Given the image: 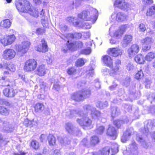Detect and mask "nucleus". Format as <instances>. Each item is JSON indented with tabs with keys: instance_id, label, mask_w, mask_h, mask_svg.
<instances>
[{
	"instance_id": "nucleus-1",
	"label": "nucleus",
	"mask_w": 155,
	"mask_h": 155,
	"mask_svg": "<svg viewBox=\"0 0 155 155\" xmlns=\"http://www.w3.org/2000/svg\"><path fill=\"white\" fill-rule=\"evenodd\" d=\"M15 5L18 12H28L35 17L38 16V9L31 8L30 4L27 0H20L15 3Z\"/></svg>"
},
{
	"instance_id": "nucleus-2",
	"label": "nucleus",
	"mask_w": 155,
	"mask_h": 155,
	"mask_svg": "<svg viewBox=\"0 0 155 155\" xmlns=\"http://www.w3.org/2000/svg\"><path fill=\"white\" fill-rule=\"evenodd\" d=\"M97 11L96 9L91 7L88 10L84 11L78 14V17L87 21L92 20L93 23H94L97 19Z\"/></svg>"
},
{
	"instance_id": "nucleus-3",
	"label": "nucleus",
	"mask_w": 155,
	"mask_h": 155,
	"mask_svg": "<svg viewBox=\"0 0 155 155\" xmlns=\"http://www.w3.org/2000/svg\"><path fill=\"white\" fill-rule=\"evenodd\" d=\"M87 114L81 112L80 117L77 119V122L84 129H89L92 127V121L87 116Z\"/></svg>"
},
{
	"instance_id": "nucleus-4",
	"label": "nucleus",
	"mask_w": 155,
	"mask_h": 155,
	"mask_svg": "<svg viewBox=\"0 0 155 155\" xmlns=\"http://www.w3.org/2000/svg\"><path fill=\"white\" fill-rule=\"evenodd\" d=\"M90 94L91 92L89 90H82L72 94L71 98L73 100L80 101L89 97Z\"/></svg>"
},
{
	"instance_id": "nucleus-5",
	"label": "nucleus",
	"mask_w": 155,
	"mask_h": 155,
	"mask_svg": "<svg viewBox=\"0 0 155 155\" xmlns=\"http://www.w3.org/2000/svg\"><path fill=\"white\" fill-rule=\"evenodd\" d=\"M31 45L30 42L28 41L22 42L21 44L15 46V48L18 54L20 56H23L26 53L29 49Z\"/></svg>"
},
{
	"instance_id": "nucleus-6",
	"label": "nucleus",
	"mask_w": 155,
	"mask_h": 155,
	"mask_svg": "<svg viewBox=\"0 0 155 155\" xmlns=\"http://www.w3.org/2000/svg\"><path fill=\"white\" fill-rule=\"evenodd\" d=\"M83 109L86 114L90 112L91 115L93 118L98 119L100 118L101 116L100 112L97 110L93 106L90 105H85L83 107Z\"/></svg>"
},
{
	"instance_id": "nucleus-7",
	"label": "nucleus",
	"mask_w": 155,
	"mask_h": 155,
	"mask_svg": "<svg viewBox=\"0 0 155 155\" xmlns=\"http://www.w3.org/2000/svg\"><path fill=\"white\" fill-rule=\"evenodd\" d=\"M37 66V63L35 60L34 59H29L25 63L24 69L25 71L31 72L35 70Z\"/></svg>"
},
{
	"instance_id": "nucleus-8",
	"label": "nucleus",
	"mask_w": 155,
	"mask_h": 155,
	"mask_svg": "<svg viewBox=\"0 0 155 155\" xmlns=\"http://www.w3.org/2000/svg\"><path fill=\"white\" fill-rule=\"evenodd\" d=\"M68 20L70 22L72 23L74 26L82 28L83 29H89L91 27V25L88 23H84L79 21L78 19L75 17H70L68 18Z\"/></svg>"
},
{
	"instance_id": "nucleus-9",
	"label": "nucleus",
	"mask_w": 155,
	"mask_h": 155,
	"mask_svg": "<svg viewBox=\"0 0 155 155\" xmlns=\"http://www.w3.org/2000/svg\"><path fill=\"white\" fill-rule=\"evenodd\" d=\"M127 26V25L121 26L119 29L114 33L112 38L110 39V43L112 44H115L116 42L117 39L119 38L121 36L126 30Z\"/></svg>"
},
{
	"instance_id": "nucleus-10",
	"label": "nucleus",
	"mask_w": 155,
	"mask_h": 155,
	"mask_svg": "<svg viewBox=\"0 0 155 155\" xmlns=\"http://www.w3.org/2000/svg\"><path fill=\"white\" fill-rule=\"evenodd\" d=\"M114 5L124 11H127L130 7V5L125 0H115Z\"/></svg>"
},
{
	"instance_id": "nucleus-11",
	"label": "nucleus",
	"mask_w": 155,
	"mask_h": 155,
	"mask_svg": "<svg viewBox=\"0 0 155 155\" xmlns=\"http://www.w3.org/2000/svg\"><path fill=\"white\" fill-rule=\"evenodd\" d=\"M16 52L12 48H7L4 51L2 54V58L5 60L9 61L15 58Z\"/></svg>"
},
{
	"instance_id": "nucleus-12",
	"label": "nucleus",
	"mask_w": 155,
	"mask_h": 155,
	"mask_svg": "<svg viewBox=\"0 0 155 155\" xmlns=\"http://www.w3.org/2000/svg\"><path fill=\"white\" fill-rule=\"evenodd\" d=\"M153 42V40L152 38L147 37L141 40L143 45L142 50L144 51L149 50L151 47V44Z\"/></svg>"
},
{
	"instance_id": "nucleus-13",
	"label": "nucleus",
	"mask_w": 155,
	"mask_h": 155,
	"mask_svg": "<svg viewBox=\"0 0 155 155\" xmlns=\"http://www.w3.org/2000/svg\"><path fill=\"white\" fill-rule=\"evenodd\" d=\"M127 16L124 13L119 12L117 13L114 12L112 13L111 18L114 20L118 21H123L126 20Z\"/></svg>"
},
{
	"instance_id": "nucleus-14",
	"label": "nucleus",
	"mask_w": 155,
	"mask_h": 155,
	"mask_svg": "<svg viewBox=\"0 0 155 155\" xmlns=\"http://www.w3.org/2000/svg\"><path fill=\"white\" fill-rule=\"evenodd\" d=\"M65 128L67 132L69 133L72 134H75L78 135L79 133H80V131L76 127L73 126L72 124L68 123L65 124Z\"/></svg>"
},
{
	"instance_id": "nucleus-15",
	"label": "nucleus",
	"mask_w": 155,
	"mask_h": 155,
	"mask_svg": "<svg viewBox=\"0 0 155 155\" xmlns=\"http://www.w3.org/2000/svg\"><path fill=\"white\" fill-rule=\"evenodd\" d=\"M139 50L140 48L138 45H133L128 49V54L130 57H132L137 53Z\"/></svg>"
},
{
	"instance_id": "nucleus-16",
	"label": "nucleus",
	"mask_w": 155,
	"mask_h": 155,
	"mask_svg": "<svg viewBox=\"0 0 155 155\" xmlns=\"http://www.w3.org/2000/svg\"><path fill=\"white\" fill-rule=\"evenodd\" d=\"M3 93L5 96L12 97L14 96L16 92V91L14 90L11 87L8 86L4 90Z\"/></svg>"
},
{
	"instance_id": "nucleus-17",
	"label": "nucleus",
	"mask_w": 155,
	"mask_h": 155,
	"mask_svg": "<svg viewBox=\"0 0 155 155\" xmlns=\"http://www.w3.org/2000/svg\"><path fill=\"white\" fill-rule=\"evenodd\" d=\"M121 64V61L119 60H117L115 62V65L113 67L112 70L110 71V76H114L118 74V71L120 65Z\"/></svg>"
},
{
	"instance_id": "nucleus-18",
	"label": "nucleus",
	"mask_w": 155,
	"mask_h": 155,
	"mask_svg": "<svg viewBox=\"0 0 155 155\" xmlns=\"http://www.w3.org/2000/svg\"><path fill=\"white\" fill-rule=\"evenodd\" d=\"M41 42L42 45H38L36 47L35 49L37 51L39 52H45L48 51V46L47 43L44 39L41 40Z\"/></svg>"
},
{
	"instance_id": "nucleus-19",
	"label": "nucleus",
	"mask_w": 155,
	"mask_h": 155,
	"mask_svg": "<svg viewBox=\"0 0 155 155\" xmlns=\"http://www.w3.org/2000/svg\"><path fill=\"white\" fill-rule=\"evenodd\" d=\"M107 134L112 137V139L115 140L117 137V134L115 128L112 126L109 125L107 130Z\"/></svg>"
},
{
	"instance_id": "nucleus-20",
	"label": "nucleus",
	"mask_w": 155,
	"mask_h": 155,
	"mask_svg": "<svg viewBox=\"0 0 155 155\" xmlns=\"http://www.w3.org/2000/svg\"><path fill=\"white\" fill-rule=\"evenodd\" d=\"M117 149H116L114 151L111 149L110 151V148L107 147L104 148L101 151V155H114L118 152Z\"/></svg>"
},
{
	"instance_id": "nucleus-21",
	"label": "nucleus",
	"mask_w": 155,
	"mask_h": 155,
	"mask_svg": "<svg viewBox=\"0 0 155 155\" xmlns=\"http://www.w3.org/2000/svg\"><path fill=\"white\" fill-rule=\"evenodd\" d=\"M109 54L114 57H117L121 55L123 51L119 48H112L109 49Z\"/></svg>"
},
{
	"instance_id": "nucleus-22",
	"label": "nucleus",
	"mask_w": 155,
	"mask_h": 155,
	"mask_svg": "<svg viewBox=\"0 0 155 155\" xmlns=\"http://www.w3.org/2000/svg\"><path fill=\"white\" fill-rule=\"evenodd\" d=\"M101 59L103 63L106 66L111 67L112 66V60L109 56L105 55L102 57Z\"/></svg>"
},
{
	"instance_id": "nucleus-23",
	"label": "nucleus",
	"mask_w": 155,
	"mask_h": 155,
	"mask_svg": "<svg viewBox=\"0 0 155 155\" xmlns=\"http://www.w3.org/2000/svg\"><path fill=\"white\" fill-rule=\"evenodd\" d=\"M46 68L45 65H40L37 69L36 73L39 76H43L46 73Z\"/></svg>"
},
{
	"instance_id": "nucleus-24",
	"label": "nucleus",
	"mask_w": 155,
	"mask_h": 155,
	"mask_svg": "<svg viewBox=\"0 0 155 155\" xmlns=\"http://www.w3.org/2000/svg\"><path fill=\"white\" fill-rule=\"evenodd\" d=\"M75 46L74 44L71 43H69V41L67 42V43L66 45H63L62 48V51L64 53H66L68 50H70L71 51L73 50L75 48Z\"/></svg>"
},
{
	"instance_id": "nucleus-25",
	"label": "nucleus",
	"mask_w": 155,
	"mask_h": 155,
	"mask_svg": "<svg viewBox=\"0 0 155 155\" xmlns=\"http://www.w3.org/2000/svg\"><path fill=\"white\" fill-rule=\"evenodd\" d=\"M136 140L137 141L140 142L141 143V146L143 148L147 149V148L149 146V144L148 143H147L145 141L141 136H138L137 135Z\"/></svg>"
},
{
	"instance_id": "nucleus-26",
	"label": "nucleus",
	"mask_w": 155,
	"mask_h": 155,
	"mask_svg": "<svg viewBox=\"0 0 155 155\" xmlns=\"http://www.w3.org/2000/svg\"><path fill=\"white\" fill-rule=\"evenodd\" d=\"M131 130V129H129L124 134L121 139V141L122 142L125 143L127 140L128 137L130 136L132 133Z\"/></svg>"
},
{
	"instance_id": "nucleus-27",
	"label": "nucleus",
	"mask_w": 155,
	"mask_h": 155,
	"mask_svg": "<svg viewBox=\"0 0 155 155\" xmlns=\"http://www.w3.org/2000/svg\"><path fill=\"white\" fill-rule=\"evenodd\" d=\"M152 124V125L155 126V122L152 123L151 120H149L148 121V123L147 125V128L145 127L144 131H143L144 134L146 135V137H147L148 134H150L149 133V129L150 128H151L152 127L150 126V125Z\"/></svg>"
},
{
	"instance_id": "nucleus-28",
	"label": "nucleus",
	"mask_w": 155,
	"mask_h": 155,
	"mask_svg": "<svg viewBox=\"0 0 155 155\" xmlns=\"http://www.w3.org/2000/svg\"><path fill=\"white\" fill-rule=\"evenodd\" d=\"M132 40V36L131 35H126L125 36L123 41V44L126 45L130 43Z\"/></svg>"
},
{
	"instance_id": "nucleus-29",
	"label": "nucleus",
	"mask_w": 155,
	"mask_h": 155,
	"mask_svg": "<svg viewBox=\"0 0 155 155\" xmlns=\"http://www.w3.org/2000/svg\"><path fill=\"white\" fill-rule=\"evenodd\" d=\"M135 60L137 63L140 64H143L145 62L143 55L139 54L135 57Z\"/></svg>"
},
{
	"instance_id": "nucleus-30",
	"label": "nucleus",
	"mask_w": 155,
	"mask_h": 155,
	"mask_svg": "<svg viewBox=\"0 0 155 155\" xmlns=\"http://www.w3.org/2000/svg\"><path fill=\"white\" fill-rule=\"evenodd\" d=\"M10 110L7 108L3 106H0V114L4 116L8 115Z\"/></svg>"
},
{
	"instance_id": "nucleus-31",
	"label": "nucleus",
	"mask_w": 155,
	"mask_h": 155,
	"mask_svg": "<svg viewBox=\"0 0 155 155\" xmlns=\"http://www.w3.org/2000/svg\"><path fill=\"white\" fill-rule=\"evenodd\" d=\"M129 148L132 152H133L134 153H137L138 147L135 142H132V143L129 145Z\"/></svg>"
},
{
	"instance_id": "nucleus-32",
	"label": "nucleus",
	"mask_w": 155,
	"mask_h": 155,
	"mask_svg": "<svg viewBox=\"0 0 155 155\" xmlns=\"http://www.w3.org/2000/svg\"><path fill=\"white\" fill-rule=\"evenodd\" d=\"M80 112H79L74 110H68L67 112V115L69 116L70 117H72L74 116L78 115L80 117Z\"/></svg>"
},
{
	"instance_id": "nucleus-33",
	"label": "nucleus",
	"mask_w": 155,
	"mask_h": 155,
	"mask_svg": "<svg viewBox=\"0 0 155 155\" xmlns=\"http://www.w3.org/2000/svg\"><path fill=\"white\" fill-rule=\"evenodd\" d=\"M4 68L12 72H14L16 70L15 66L12 64H5Z\"/></svg>"
},
{
	"instance_id": "nucleus-34",
	"label": "nucleus",
	"mask_w": 155,
	"mask_h": 155,
	"mask_svg": "<svg viewBox=\"0 0 155 155\" xmlns=\"http://www.w3.org/2000/svg\"><path fill=\"white\" fill-rule=\"evenodd\" d=\"M99 142L100 139L97 136H94L91 138L90 143L93 146H94Z\"/></svg>"
},
{
	"instance_id": "nucleus-35",
	"label": "nucleus",
	"mask_w": 155,
	"mask_h": 155,
	"mask_svg": "<svg viewBox=\"0 0 155 155\" xmlns=\"http://www.w3.org/2000/svg\"><path fill=\"white\" fill-rule=\"evenodd\" d=\"M67 72L69 75H74L76 77L78 76V74L77 71L76 69L73 67L68 68L67 70Z\"/></svg>"
},
{
	"instance_id": "nucleus-36",
	"label": "nucleus",
	"mask_w": 155,
	"mask_h": 155,
	"mask_svg": "<svg viewBox=\"0 0 155 155\" xmlns=\"http://www.w3.org/2000/svg\"><path fill=\"white\" fill-rule=\"evenodd\" d=\"M1 26L4 28H8L11 25V22L9 19L3 20L1 22Z\"/></svg>"
},
{
	"instance_id": "nucleus-37",
	"label": "nucleus",
	"mask_w": 155,
	"mask_h": 155,
	"mask_svg": "<svg viewBox=\"0 0 155 155\" xmlns=\"http://www.w3.org/2000/svg\"><path fill=\"white\" fill-rule=\"evenodd\" d=\"M155 58V53L152 52H149L145 57V59L149 61H151L153 59Z\"/></svg>"
},
{
	"instance_id": "nucleus-38",
	"label": "nucleus",
	"mask_w": 155,
	"mask_h": 155,
	"mask_svg": "<svg viewBox=\"0 0 155 155\" xmlns=\"http://www.w3.org/2000/svg\"><path fill=\"white\" fill-rule=\"evenodd\" d=\"M34 108L36 112H40L44 109V106L42 104L38 103L35 105Z\"/></svg>"
},
{
	"instance_id": "nucleus-39",
	"label": "nucleus",
	"mask_w": 155,
	"mask_h": 155,
	"mask_svg": "<svg viewBox=\"0 0 155 155\" xmlns=\"http://www.w3.org/2000/svg\"><path fill=\"white\" fill-rule=\"evenodd\" d=\"M3 125L4 127V130L8 132L12 131L13 129L11 128V126L9 124V123L7 121H5L3 123Z\"/></svg>"
},
{
	"instance_id": "nucleus-40",
	"label": "nucleus",
	"mask_w": 155,
	"mask_h": 155,
	"mask_svg": "<svg viewBox=\"0 0 155 155\" xmlns=\"http://www.w3.org/2000/svg\"><path fill=\"white\" fill-rule=\"evenodd\" d=\"M0 41L1 43L4 46L9 45L7 35L1 37Z\"/></svg>"
},
{
	"instance_id": "nucleus-41",
	"label": "nucleus",
	"mask_w": 155,
	"mask_h": 155,
	"mask_svg": "<svg viewBox=\"0 0 155 155\" xmlns=\"http://www.w3.org/2000/svg\"><path fill=\"white\" fill-rule=\"evenodd\" d=\"M87 60L85 59L80 58L78 59L75 62V65L77 67H81L83 66L85 63L87 62Z\"/></svg>"
},
{
	"instance_id": "nucleus-42",
	"label": "nucleus",
	"mask_w": 155,
	"mask_h": 155,
	"mask_svg": "<svg viewBox=\"0 0 155 155\" xmlns=\"http://www.w3.org/2000/svg\"><path fill=\"white\" fill-rule=\"evenodd\" d=\"M155 14V6L151 7L147 10L146 15L147 16H150Z\"/></svg>"
},
{
	"instance_id": "nucleus-43",
	"label": "nucleus",
	"mask_w": 155,
	"mask_h": 155,
	"mask_svg": "<svg viewBox=\"0 0 155 155\" xmlns=\"http://www.w3.org/2000/svg\"><path fill=\"white\" fill-rule=\"evenodd\" d=\"M48 140L49 144L50 145H54L55 144V138L53 135L49 134L48 137Z\"/></svg>"
},
{
	"instance_id": "nucleus-44",
	"label": "nucleus",
	"mask_w": 155,
	"mask_h": 155,
	"mask_svg": "<svg viewBox=\"0 0 155 155\" xmlns=\"http://www.w3.org/2000/svg\"><path fill=\"white\" fill-rule=\"evenodd\" d=\"M129 121L128 119H126L125 121H123L122 120H117L114 121V124L117 127H120L121 124L124 123H127Z\"/></svg>"
},
{
	"instance_id": "nucleus-45",
	"label": "nucleus",
	"mask_w": 155,
	"mask_h": 155,
	"mask_svg": "<svg viewBox=\"0 0 155 155\" xmlns=\"http://www.w3.org/2000/svg\"><path fill=\"white\" fill-rule=\"evenodd\" d=\"M9 45H10L15 41L16 37L13 35H7Z\"/></svg>"
},
{
	"instance_id": "nucleus-46",
	"label": "nucleus",
	"mask_w": 155,
	"mask_h": 155,
	"mask_svg": "<svg viewBox=\"0 0 155 155\" xmlns=\"http://www.w3.org/2000/svg\"><path fill=\"white\" fill-rule=\"evenodd\" d=\"M104 129L105 128L103 126H97L95 130V132L97 134H101L103 133Z\"/></svg>"
},
{
	"instance_id": "nucleus-47",
	"label": "nucleus",
	"mask_w": 155,
	"mask_h": 155,
	"mask_svg": "<svg viewBox=\"0 0 155 155\" xmlns=\"http://www.w3.org/2000/svg\"><path fill=\"white\" fill-rule=\"evenodd\" d=\"M31 147L35 150H38L40 146L38 142L35 140H32L31 142Z\"/></svg>"
},
{
	"instance_id": "nucleus-48",
	"label": "nucleus",
	"mask_w": 155,
	"mask_h": 155,
	"mask_svg": "<svg viewBox=\"0 0 155 155\" xmlns=\"http://www.w3.org/2000/svg\"><path fill=\"white\" fill-rule=\"evenodd\" d=\"M108 104L107 102L105 101L104 103L98 101L97 103L96 106L97 107L102 109L108 106Z\"/></svg>"
},
{
	"instance_id": "nucleus-49",
	"label": "nucleus",
	"mask_w": 155,
	"mask_h": 155,
	"mask_svg": "<svg viewBox=\"0 0 155 155\" xmlns=\"http://www.w3.org/2000/svg\"><path fill=\"white\" fill-rule=\"evenodd\" d=\"M143 73L142 70H140L136 74L135 77L136 79L138 80L141 78L143 77Z\"/></svg>"
},
{
	"instance_id": "nucleus-50",
	"label": "nucleus",
	"mask_w": 155,
	"mask_h": 155,
	"mask_svg": "<svg viewBox=\"0 0 155 155\" xmlns=\"http://www.w3.org/2000/svg\"><path fill=\"white\" fill-rule=\"evenodd\" d=\"M71 43L73 44H74L75 47V48L73 49V50H76L77 48H81L83 45L82 43L79 41L73 42V43Z\"/></svg>"
},
{
	"instance_id": "nucleus-51",
	"label": "nucleus",
	"mask_w": 155,
	"mask_h": 155,
	"mask_svg": "<svg viewBox=\"0 0 155 155\" xmlns=\"http://www.w3.org/2000/svg\"><path fill=\"white\" fill-rule=\"evenodd\" d=\"M34 122V120H29L28 119H26L24 121V124L27 127L29 126L30 127H32V124Z\"/></svg>"
},
{
	"instance_id": "nucleus-52",
	"label": "nucleus",
	"mask_w": 155,
	"mask_h": 155,
	"mask_svg": "<svg viewBox=\"0 0 155 155\" xmlns=\"http://www.w3.org/2000/svg\"><path fill=\"white\" fill-rule=\"evenodd\" d=\"M91 50L90 47H88L87 48L83 49L81 51V53L84 54H89L91 52Z\"/></svg>"
},
{
	"instance_id": "nucleus-53",
	"label": "nucleus",
	"mask_w": 155,
	"mask_h": 155,
	"mask_svg": "<svg viewBox=\"0 0 155 155\" xmlns=\"http://www.w3.org/2000/svg\"><path fill=\"white\" fill-rule=\"evenodd\" d=\"M126 69L129 71H132L134 69V66L132 63H129L126 65Z\"/></svg>"
},
{
	"instance_id": "nucleus-54",
	"label": "nucleus",
	"mask_w": 155,
	"mask_h": 155,
	"mask_svg": "<svg viewBox=\"0 0 155 155\" xmlns=\"http://www.w3.org/2000/svg\"><path fill=\"white\" fill-rule=\"evenodd\" d=\"M117 108L116 107H113L111 115L112 117H115L118 115V113L117 112Z\"/></svg>"
},
{
	"instance_id": "nucleus-55",
	"label": "nucleus",
	"mask_w": 155,
	"mask_h": 155,
	"mask_svg": "<svg viewBox=\"0 0 155 155\" xmlns=\"http://www.w3.org/2000/svg\"><path fill=\"white\" fill-rule=\"evenodd\" d=\"M51 153L52 155H61L60 151L59 149L52 150Z\"/></svg>"
},
{
	"instance_id": "nucleus-56",
	"label": "nucleus",
	"mask_w": 155,
	"mask_h": 155,
	"mask_svg": "<svg viewBox=\"0 0 155 155\" xmlns=\"http://www.w3.org/2000/svg\"><path fill=\"white\" fill-rule=\"evenodd\" d=\"M0 104H4L6 106H9L10 104L9 102L6 101L4 99H0Z\"/></svg>"
},
{
	"instance_id": "nucleus-57",
	"label": "nucleus",
	"mask_w": 155,
	"mask_h": 155,
	"mask_svg": "<svg viewBox=\"0 0 155 155\" xmlns=\"http://www.w3.org/2000/svg\"><path fill=\"white\" fill-rule=\"evenodd\" d=\"M60 29L63 33L67 29V27L65 25H61L59 26Z\"/></svg>"
},
{
	"instance_id": "nucleus-58",
	"label": "nucleus",
	"mask_w": 155,
	"mask_h": 155,
	"mask_svg": "<svg viewBox=\"0 0 155 155\" xmlns=\"http://www.w3.org/2000/svg\"><path fill=\"white\" fill-rule=\"evenodd\" d=\"M142 1L145 5H150L153 3V0H142Z\"/></svg>"
},
{
	"instance_id": "nucleus-59",
	"label": "nucleus",
	"mask_w": 155,
	"mask_h": 155,
	"mask_svg": "<svg viewBox=\"0 0 155 155\" xmlns=\"http://www.w3.org/2000/svg\"><path fill=\"white\" fill-rule=\"evenodd\" d=\"M53 88L55 90L58 91L60 90V86L58 82H56L55 83H54L53 86Z\"/></svg>"
},
{
	"instance_id": "nucleus-60",
	"label": "nucleus",
	"mask_w": 155,
	"mask_h": 155,
	"mask_svg": "<svg viewBox=\"0 0 155 155\" xmlns=\"http://www.w3.org/2000/svg\"><path fill=\"white\" fill-rule=\"evenodd\" d=\"M82 34L80 33H75L74 34V38L76 39L80 38Z\"/></svg>"
},
{
	"instance_id": "nucleus-61",
	"label": "nucleus",
	"mask_w": 155,
	"mask_h": 155,
	"mask_svg": "<svg viewBox=\"0 0 155 155\" xmlns=\"http://www.w3.org/2000/svg\"><path fill=\"white\" fill-rule=\"evenodd\" d=\"M41 22L43 26L45 27H47L48 26V22L47 21L44 19L42 18L41 20Z\"/></svg>"
},
{
	"instance_id": "nucleus-62",
	"label": "nucleus",
	"mask_w": 155,
	"mask_h": 155,
	"mask_svg": "<svg viewBox=\"0 0 155 155\" xmlns=\"http://www.w3.org/2000/svg\"><path fill=\"white\" fill-rule=\"evenodd\" d=\"M139 28L140 30L142 31H144L146 30V27L145 25L142 24H140L139 25Z\"/></svg>"
},
{
	"instance_id": "nucleus-63",
	"label": "nucleus",
	"mask_w": 155,
	"mask_h": 155,
	"mask_svg": "<svg viewBox=\"0 0 155 155\" xmlns=\"http://www.w3.org/2000/svg\"><path fill=\"white\" fill-rule=\"evenodd\" d=\"M45 32V30L43 29L39 28L36 31V33L37 34H42Z\"/></svg>"
},
{
	"instance_id": "nucleus-64",
	"label": "nucleus",
	"mask_w": 155,
	"mask_h": 155,
	"mask_svg": "<svg viewBox=\"0 0 155 155\" xmlns=\"http://www.w3.org/2000/svg\"><path fill=\"white\" fill-rule=\"evenodd\" d=\"M47 136L45 134H42L41 135L40 139L41 141L44 142L45 141L46 139Z\"/></svg>"
}]
</instances>
